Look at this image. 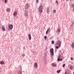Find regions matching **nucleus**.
I'll use <instances>...</instances> for the list:
<instances>
[{
	"label": "nucleus",
	"mask_w": 74,
	"mask_h": 74,
	"mask_svg": "<svg viewBox=\"0 0 74 74\" xmlns=\"http://www.w3.org/2000/svg\"><path fill=\"white\" fill-rule=\"evenodd\" d=\"M24 15L25 16H27L29 15V13H28V12L27 11L25 10L24 12Z\"/></svg>",
	"instance_id": "4"
},
{
	"label": "nucleus",
	"mask_w": 74,
	"mask_h": 74,
	"mask_svg": "<svg viewBox=\"0 0 74 74\" xmlns=\"http://www.w3.org/2000/svg\"><path fill=\"white\" fill-rule=\"evenodd\" d=\"M28 36L29 40H30L32 38V37H31V35H30V34H28Z\"/></svg>",
	"instance_id": "6"
},
{
	"label": "nucleus",
	"mask_w": 74,
	"mask_h": 74,
	"mask_svg": "<svg viewBox=\"0 0 74 74\" xmlns=\"http://www.w3.org/2000/svg\"><path fill=\"white\" fill-rule=\"evenodd\" d=\"M34 66H35L36 67H37V63L36 62L34 64Z\"/></svg>",
	"instance_id": "10"
},
{
	"label": "nucleus",
	"mask_w": 74,
	"mask_h": 74,
	"mask_svg": "<svg viewBox=\"0 0 74 74\" xmlns=\"http://www.w3.org/2000/svg\"><path fill=\"white\" fill-rule=\"evenodd\" d=\"M65 65H66L65 64H64L63 65V66H62V67H64L65 66Z\"/></svg>",
	"instance_id": "27"
},
{
	"label": "nucleus",
	"mask_w": 74,
	"mask_h": 74,
	"mask_svg": "<svg viewBox=\"0 0 74 74\" xmlns=\"http://www.w3.org/2000/svg\"><path fill=\"white\" fill-rule=\"evenodd\" d=\"M47 14L49 13V7H48L47 8Z\"/></svg>",
	"instance_id": "11"
},
{
	"label": "nucleus",
	"mask_w": 74,
	"mask_h": 74,
	"mask_svg": "<svg viewBox=\"0 0 74 74\" xmlns=\"http://www.w3.org/2000/svg\"><path fill=\"white\" fill-rule=\"evenodd\" d=\"M59 47L58 46H56V49H58L59 48Z\"/></svg>",
	"instance_id": "22"
},
{
	"label": "nucleus",
	"mask_w": 74,
	"mask_h": 74,
	"mask_svg": "<svg viewBox=\"0 0 74 74\" xmlns=\"http://www.w3.org/2000/svg\"><path fill=\"white\" fill-rule=\"evenodd\" d=\"M1 29L3 31H5V27H2Z\"/></svg>",
	"instance_id": "9"
},
{
	"label": "nucleus",
	"mask_w": 74,
	"mask_h": 74,
	"mask_svg": "<svg viewBox=\"0 0 74 74\" xmlns=\"http://www.w3.org/2000/svg\"><path fill=\"white\" fill-rule=\"evenodd\" d=\"M21 56H25V54H22Z\"/></svg>",
	"instance_id": "34"
},
{
	"label": "nucleus",
	"mask_w": 74,
	"mask_h": 74,
	"mask_svg": "<svg viewBox=\"0 0 74 74\" xmlns=\"http://www.w3.org/2000/svg\"><path fill=\"white\" fill-rule=\"evenodd\" d=\"M0 63L1 64H4V62L3 61H2L0 62Z\"/></svg>",
	"instance_id": "14"
},
{
	"label": "nucleus",
	"mask_w": 74,
	"mask_h": 74,
	"mask_svg": "<svg viewBox=\"0 0 74 74\" xmlns=\"http://www.w3.org/2000/svg\"><path fill=\"white\" fill-rule=\"evenodd\" d=\"M51 44H54V41L52 40L51 41Z\"/></svg>",
	"instance_id": "19"
},
{
	"label": "nucleus",
	"mask_w": 74,
	"mask_h": 74,
	"mask_svg": "<svg viewBox=\"0 0 74 74\" xmlns=\"http://www.w3.org/2000/svg\"><path fill=\"white\" fill-rule=\"evenodd\" d=\"M38 1H39V0H36V3H38Z\"/></svg>",
	"instance_id": "23"
},
{
	"label": "nucleus",
	"mask_w": 74,
	"mask_h": 74,
	"mask_svg": "<svg viewBox=\"0 0 74 74\" xmlns=\"http://www.w3.org/2000/svg\"><path fill=\"white\" fill-rule=\"evenodd\" d=\"M71 60H73V58H71Z\"/></svg>",
	"instance_id": "32"
},
{
	"label": "nucleus",
	"mask_w": 74,
	"mask_h": 74,
	"mask_svg": "<svg viewBox=\"0 0 74 74\" xmlns=\"http://www.w3.org/2000/svg\"><path fill=\"white\" fill-rule=\"evenodd\" d=\"M56 10H53V13H56Z\"/></svg>",
	"instance_id": "18"
},
{
	"label": "nucleus",
	"mask_w": 74,
	"mask_h": 74,
	"mask_svg": "<svg viewBox=\"0 0 74 74\" xmlns=\"http://www.w3.org/2000/svg\"><path fill=\"white\" fill-rule=\"evenodd\" d=\"M2 1H3L4 0H1Z\"/></svg>",
	"instance_id": "41"
},
{
	"label": "nucleus",
	"mask_w": 74,
	"mask_h": 74,
	"mask_svg": "<svg viewBox=\"0 0 74 74\" xmlns=\"http://www.w3.org/2000/svg\"><path fill=\"white\" fill-rule=\"evenodd\" d=\"M72 7H74V4H73L72 5Z\"/></svg>",
	"instance_id": "38"
},
{
	"label": "nucleus",
	"mask_w": 74,
	"mask_h": 74,
	"mask_svg": "<svg viewBox=\"0 0 74 74\" xmlns=\"http://www.w3.org/2000/svg\"><path fill=\"white\" fill-rule=\"evenodd\" d=\"M30 7V4L28 3H27L25 6V8L26 10H27L28 8H29Z\"/></svg>",
	"instance_id": "3"
},
{
	"label": "nucleus",
	"mask_w": 74,
	"mask_h": 74,
	"mask_svg": "<svg viewBox=\"0 0 74 74\" xmlns=\"http://www.w3.org/2000/svg\"><path fill=\"white\" fill-rule=\"evenodd\" d=\"M44 56H47V53H45Z\"/></svg>",
	"instance_id": "33"
},
{
	"label": "nucleus",
	"mask_w": 74,
	"mask_h": 74,
	"mask_svg": "<svg viewBox=\"0 0 74 74\" xmlns=\"http://www.w3.org/2000/svg\"><path fill=\"white\" fill-rule=\"evenodd\" d=\"M59 45V48L60 47V45L59 44V45Z\"/></svg>",
	"instance_id": "39"
},
{
	"label": "nucleus",
	"mask_w": 74,
	"mask_h": 74,
	"mask_svg": "<svg viewBox=\"0 0 74 74\" xmlns=\"http://www.w3.org/2000/svg\"><path fill=\"white\" fill-rule=\"evenodd\" d=\"M16 14H17V12H14L13 13V15L14 16H16Z\"/></svg>",
	"instance_id": "8"
},
{
	"label": "nucleus",
	"mask_w": 74,
	"mask_h": 74,
	"mask_svg": "<svg viewBox=\"0 0 74 74\" xmlns=\"http://www.w3.org/2000/svg\"><path fill=\"white\" fill-rule=\"evenodd\" d=\"M6 11L7 12H10V9H9V8H7L6 9Z\"/></svg>",
	"instance_id": "13"
},
{
	"label": "nucleus",
	"mask_w": 74,
	"mask_h": 74,
	"mask_svg": "<svg viewBox=\"0 0 74 74\" xmlns=\"http://www.w3.org/2000/svg\"><path fill=\"white\" fill-rule=\"evenodd\" d=\"M59 56H60V55H59Z\"/></svg>",
	"instance_id": "46"
},
{
	"label": "nucleus",
	"mask_w": 74,
	"mask_h": 74,
	"mask_svg": "<svg viewBox=\"0 0 74 74\" xmlns=\"http://www.w3.org/2000/svg\"><path fill=\"white\" fill-rule=\"evenodd\" d=\"M60 29H58L57 30V32H60Z\"/></svg>",
	"instance_id": "20"
},
{
	"label": "nucleus",
	"mask_w": 74,
	"mask_h": 74,
	"mask_svg": "<svg viewBox=\"0 0 74 74\" xmlns=\"http://www.w3.org/2000/svg\"><path fill=\"white\" fill-rule=\"evenodd\" d=\"M49 30H50V28H49L47 30L48 31H49Z\"/></svg>",
	"instance_id": "31"
},
{
	"label": "nucleus",
	"mask_w": 74,
	"mask_h": 74,
	"mask_svg": "<svg viewBox=\"0 0 74 74\" xmlns=\"http://www.w3.org/2000/svg\"><path fill=\"white\" fill-rule=\"evenodd\" d=\"M39 14H40V15L41 14H40V13H39Z\"/></svg>",
	"instance_id": "45"
},
{
	"label": "nucleus",
	"mask_w": 74,
	"mask_h": 74,
	"mask_svg": "<svg viewBox=\"0 0 74 74\" xmlns=\"http://www.w3.org/2000/svg\"><path fill=\"white\" fill-rule=\"evenodd\" d=\"M18 74H22V71H19Z\"/></svg>",
	"instance_id": "15"
},
{
	"label": "nucleus",
	"mask_w": 74,
	"mask_h": 74,
	"mask_svg": "<svg viewBox=\"0 0 74 74\" xmlns=\"http://www.w3.org/2000/svg\"><path fill=\"white\" fill-rule=\"evenodd\" d=\"M23 48H24V49H25V47H23Z\"/></svg>",
	"instance_id": "40"
},
{
	"label": "nucleus",
	"mask_w": 74,
	"mask_h": 74,
	"mask_svg": "<svg viewBox=\"0 0 74 74\" xmlns=\"http://www.w3.org/2000/svg\"><path fill=\"white\" fill-rule=\"evenodd\" d=\"M8 31H10V30H11V29H9V28H8Z\"/></svg>",
	"instance_id": "28"
},
{
	"label": "nucleus",
	"mask_w": 74,
	"mask_h": 74,
	"mask_svg": "<svg viewBox=\"0 0 74 74\" xmlns=\"http://www.w3.org/2000/svg\"><path fill=\"white\" fill-rule=\"evenodd\" d=\"M46 47H47V46H46Z\"/></svg>",
	"instance_id": "44"
},
{
	"label": "nucleus",
	"mask_w": 74,
	"mask_h": 74,
	"mask_svg": "<svg viewBox=\"0 0 74 74\" xmlns=\"http://www.w3.org/2000/svg\"><path fill=\"white\" fill-rule=\"evenodd\" d=\"M58 58H59L58 59V61H59V60H60V56H59Z\"/></svg>",
	"instance_id": "16"
},
{
	"label": "nucleus",
	"mask_w": 74,
	"mask_h": 74,
	"mask_svg": "<svg viewBox=\"0 0 74 74\" xmlns=\"http://www.w3.org/2000/svg\"><path fill=\"white\" fill-rule=\"evenodd\" d=\"M65 74H70V73H67V72L66 71H65Z\"/></svg>",
	"instance_id": "26"
},
{
	"label": "nucleus",
	"mask_w": 74,
	"mask_h": 74,
	"mask_svg": "<svg viewBox=\"0 0 74 74\" xmlns=\"http://www.w3.org/2000/svg\"><path fill=\"white\" fill-rule=\"evenodd\" d=\"M43 6L42 5H41L38 8V11L40 13H42V9Z\"/></svg>",
	"instance_id": "1"
},
{
	"label": "nucleus",
	"mask_w": 74,
	"mask_h": 74,
	"mask_svg": "<svg viewBox=\"0 0 74 74\" xmlns=\"http://www.w3.org/2000/svg\"><path fill=\"white\" fill-rule=\"evenodd\" d=\"M52 65L53 66V67H56V66H57L56 64L54 63H53L52 64Z\"/></svg>",
	"instance_id": "7"
},
{
	"label": "nucleus",
	"mask_w": 74,
	"mask_h": 74,
	"mask_svg": "<svg viewBox=\"0 0 74 74\" xmlns=\"http://www.w3.org/2000/svg\"><path fill=\"white\" fill-rule=\"evenodd\" d=\"M73 74H74V72H73Z\"/></svg>",
	"instance_id": "43"
},
{
	"label": "nucleus",
	"mask_w": 74,
	"mask_h": 74,
	"mask_svg": "<svg viewBox=\"0 0 74 74\" xmlns=\"http://www.w3.org/2000/svg\"><path fill=\"white\" fill-rule=\"evenodd\" d=\"M49 32V31L48 30H47V31L46 32V34H48V32Z\"/></svg>",
	"instance_id": "21"
},
{
	"label": "nucleus",
	"mask_w": 74,
	"mask_h": 74,
	"mask_svg": "<svg viewBox=\"0 0 74 74\" xmlns=\"http://www.w3.org/2000/svg\"><path fill=\"white\" fill-rule=\"evenodd\" d=\"M74 25V23H72V24L71 25V26H73V25Z\"/></svg>",
	"instance_id": "29"
},
{
	"label": "nucleus",
	"mask_w": 74,
	"mask_h": 74,
	"mask_svg": "<svg viewBox=\"0 0 74 74\" xmlns=\"http://www.w3.org/2000/svg\"><path fill=\"white\" fill-rule=\"evenodd\" d=\"M56 2L57 3V4H58V1H56Z\"/></svg>",
	"instance_id": "35"
},
{
	"label": "nucleus",
	"mask_w": 74,
	"mask_h": 74,
	"mask_svg": "<svg viewBox=\"0 0 74 74\" xmlns=\"http://www.w3.org/2000/svg\"><path fill=\"white\" fill-rule=\"evenodd\" d=\"M60 61H62V59L61 58L60 59Z\"/></svg>",
	"instance_id": "37"
},
{
	"label": "nucleus",
	"mask_w": 74,
	"mask_h": 74,
	"mask_svg": "<svg viewBox=\"0 0 74 74\" xmlns=\"http://www.w3.org/2000/svg\"><path fill=\"white\" fill-rule=\"evenodd\" d=\"M5 3H7V0H5Z\"/></svg>",
	"instance_id": "36"
},
{
	"label": "nucleus",
	"mask_w": 74,
	"mask_h": 74,
	"mask_svg": "<svg viewBox=\"0 0 74 74\" xmlns=\"http://www.w3.org/2000/svg\"><path fill=\"white\" fill-rule=\"evenodd\" d=\"M71 46L72 48H74V42H73L72 44L71 45Z\"/></svg>",
	"instance_id": "12"
},
{
	"label": "nucleus",
	"mask_w": 74,
	"mask_h": 74,
	"mask_svg": "<svg viewBox=\"0 0 74 74\" xmlns=\"http://www.w3.org/2000/svg\"><path fill=\"white\" fill-rule=\"evenodd\" d=\"M47 38V36H45V37H44L45 39H46V38Z\"/></svg>",
	"instance_id": "25"
},
{
	"label": "nucleus",
	"mask_w": 74,
	"mask_h": 74,
	"mask_svg": "<svg viewBox=\"0 0 74 74\" xmlns=\"http://www.w3.org/2000/svg\"><path fill=\"white\" fill-rule=\"evenodd\" d=\"M60 71H61L60 70H58L57 71V73H59L60 72Z\"/></svg>",
	"instance_id": "17"
},
{
	"label": "nucleus",
	"mask_w": 74,
	"mask_h": 74,
	"mask_svg": "<svg viewBox=\"0 0 74 74\" xmlns=\"http://www.w3.org/2000/svg\"><path fill=\"white\" fill-rule=\"evenodd\" d=\"M9 28L10 29H12L13 28V25L12 24H10L9 26Z\"/></svg>",
	"instance_id": "5"
},
{
	"label": "nucleus",
	"mask_w": 74,
	"mask_h": 74,
	"mask_svg": "<svg viewBox=\"0 0 74 74\" xmlns=\"http://www.w3.org/2000/svg\"><path fill=\"white\" fill-rule=\"evenodd\" d=\"M49 30H50V28H49L47 30L48 31H49Z\"/></svg>",
	"instance_id": "30"
},
{
	"label": "nucleus",
	"mask_w": 74,
	"mask_h": 74,
	"mask_svg": "<svg viewBox=\"0 0 74 74\" xmlns=\"http://www.w3.org/2000/svg\"><path fill=\"white\" fill-rule=\"evenodd\" d=\"M70 69H71V70H73V67H72V66H71V67H70Z\"/></svg>",
	"instance_id": "24"
},
{
	"label": "nucleus",
	"mask_w": 74,
	"mask_h": 74,
	"mask_svg": "<svg viewBox=\"0 0 74 74\" xmlns=\"http://www.w3.org/2000/svg\"><path fill=\"white\" fill-rule=\"evenodd\" d=\"M70 1H71V0H70Z\"/></svg>",
	"instance_id": "42"
},
{
	"label": "nucleus",
	"mask_w": 74,
	"mask_h": 74,
	"mask_svg": "<svg viewBox=\"0 0 74 74\" xmlns=\"http://www.w3.org/2000/svg\"><path fill=\"white\" fill-rule=\"evenodd\" d=\"M50 53H51V56H53L54 55V52H53V48L50 49L49 51Z\"/></svg>",
	"instance_id": "2"
}]
</instances>
